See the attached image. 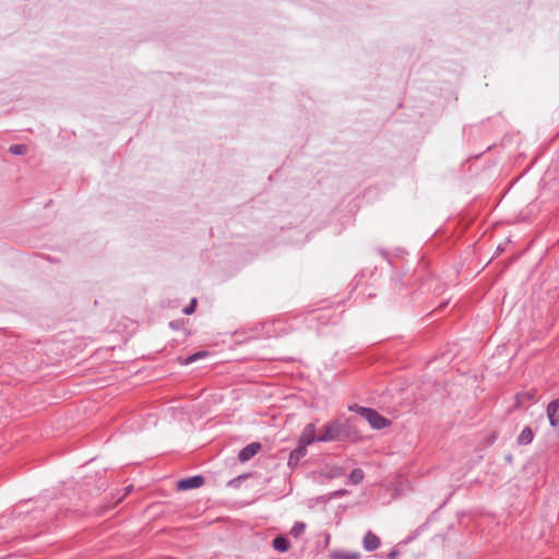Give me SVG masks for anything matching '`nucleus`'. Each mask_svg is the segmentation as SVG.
Returning a JSON list of instances; mask_svg holds the SVG:
<instances>
[{
    "instance_id": "nucleus-1",
    "label": "nucleus",
    "mask_w": 559,
    "mask_h": 559,
    "mask_svg": "<svg viewBox=\"0 0 559 559\" xmlns=\"http://www.w3.org/2000/svg\"><path fill=\"white\" fill-rule=\"evenodd\" d=\"M349 436L348 420L335 419L326 423L319 435L320 442L338 441Z\"/></svg>"
},
{
    "instance_id": "nucleus-2",
    "label": "nucleus",
    "mask_w": 559,
    "mask_h": 559,
    "mask_svg": "<svg viewBox=\"0 0 559 559\" xmlns=\"http://www.w3.org/2000/svg\"><path fill=\"white\" fill-rule=\"evenodd\" d=\"M349 411L356 412L364 417L373 429H382L390 426L391 421L379 414L376 409L359 405L349 406Z\"/></svg>"
},
{
    "instance_id": "nucleus-3",
    "label": "nucleus",
    "mask_w": 559,
    "mask_h": 559,
    "mask_svg": "<svg viewBox=\"0 0 559 559\" xmlns=\"http://www.w3.org/2000/svg\"><path fill=\"white\" fill-rule=\"evenodd\" d=\"M314 442H320L319 436L316 435V425L313 423H310L306 425L302 432L300 433L298 444L307 448V445H310Z\"/></svg>"
},
{
    "instance_id": "nucleus-4",
    "label": "nucleus",
    "mask_w": 559,
    "mask_h": 559,
    "mask_svg": "<svg viewBox=\"0 0 559 559\" xmlns=\"http://www.w3.org/2000/svg\"><path fill=\"white\" fill-rule=\"evenodd\" d=\"M204 484V477L201 475H195L192 477H187L178 481L177 487L179 490H189L194 488H200Z\"/></svg>"
},
{
    "instance_id": "nucleus-5",
    "label": "nucleus",
    "mask_w": 559,
    "mask_h": 559,
    "mask_svg": "<svg viewBox=\"0 0 559 559\" xmlns=\"http://www.w3.org/2000/svg\"><path fill=\"white\" fill-rule=\"evenodd\" d=\"M547 417L551 427L559 432V399L548 404Z\"/></svg>"
},
{
    "instance_id": "nucleus-6",
    "label": "nucleus",
    "mask_w": 559,
    "mask_h": 559,
    "mask_svg": "<svg viewBox=\"0 0 559 559\" xmlns=\"http://www.w3.org/2000/svg\"><path fill=\"white\" fill-rule=\"evenodd\" d=\"M262 445L260 442H251L242 448L238 453V460L243 463L252 459L260 450Z\"/></svg>"
},
{
    "instance_id": "nucleus-7",
    "label": "nucleus",
    "mask_w": 559,
    "mask_h": 559,
    "mask_svg": "<svg viewBox=\"0 0 559 559\" xmlns=\"http://www.w3.org/2000/svg\"><path fill=\"white\" fill-rule=\"evenodd\" d=\"M362 546L365 550L373 551L379 548L380 538L371 531H368L362 538Z\"/></svg>"
},
{
    "instance_id": "nucleus-8",
    "label": "nucleus",
    "mask_w": 559,
    "mask_h": 559,
    "mask_svg": "<svg viewBox=\"0 0 559 559\" xmlns=\"http://www.w3.org/2000/svg\"><path fill=\"white\" fill-rule=\"evenodd\" d=\"M307 454V448L304 445L298 444V447L293 450L288 457V466L289 467H296L299 463V461L305 457Z\"/></svg>"
},
{
    "instance_id": "nucleus-9",
    "label": "nucleus",
    "mask_w": 559,
    "mask_h": 559,
    "mask_svg": "<svg viewBox=\"0 0 559 559\" xmlns=\"http://www.w3.org/2000/svg\"><path fill=\"white\" fill-rule=\"evenodd\" d=\"M534 439V432L531 427H525L518 436L516 442L520 445H527Z\"/></svg>"
},
{
    "instance_id": "nucleus-10",
    "label": "nucleus",
    "mask_w": 559,
    "mask_h": 559,
    "mask_svg": "<svg viewBox=\"0 0 559 559\" xmlns=\"http://www.w3.org/2000/svg\"><path fill=\"white\" fill-rule=\"evenodd\" d=\"M272 545L275 550L285 552L289 549L290 543L289 540L284 536H277L273 539Z\"/></svg>"
},
{
    "instance_id": "nucleus-11",
    "label": "nucleus",
    "mask_w": 559,
    "mask_h": 559,
    "mask_svg": "<svg viewBox=\"0 0 559 559\" xmlns=\"http://www.w3.org/2000/svg\"><path fill=\"white\" fill-rule=\"evenodd\" d=\"M330 557L331 559H359L360 555L358 552L334 551Z\"/></svg>"
},
{
    "instance_id": "nucleus-12",
    "label": "nucleus",
    "mask_w": 559,
    "mask_h": 559,
    "mask_svg": "<svg viewBox=\"0 0 559 559\" xmlns=\"http://www.w3.org/2000/svg\"><path fill=\"white\" fill-rule=\"evenodd\" d=\"M206 356H207V352L201 350V352H197V353L186 357L185 359L179 358V360H180L181 365H189V364H192L195 360L206 357Z\"/></svg>"
},
{
    "instance_id": "nucleus-13",
    "label": "nucleus",
    "mask_w": 559,
    "mask_h": 559,
    "mask_svg": "<svg viewBox=\"0 0 559 559\" xmlns=\"http://www.w3.org/2000/svg\"><path fill=\"white\" fill-rule=\"evenodd\" d=\"M362 479H364V471L360 468H355L349 474V480L354 485L360 484L362 481Z\"/></svg>"
},
{
    "instance_id": "nucleus-14",
    "label": "nucleus",
    "mask_w": 559,
    "mask_h": 559,
    "mask_svg": "<svg viewBox=\"0 0 559 559\" xmlns=\"http://www.w3.org/2000/svg\"><path fill=\"white\" fill-rule=\"evenodd\" d=\"M306 530V524L304 522H296L290 530V535L295 538H299Z\"/></svg>"
},
{
    "instance_id": "nucleus-15",
    "label": "nucleus",
    "mask_w": 559,
    "mask_h": 559,
    "mask_svg": "<svg viewBox=\"0 0 559 559\" xmlns=\"http://www.w3.org/2000/svg\"><path fill=\"white\" fill-rule=\"evenodd\" d=\"M534 399H535V392L534 391L521 392V393L516 394V401H518L519 405L523 404L525 401H533Z\"/></svg>"
},
{
    "instance_id": "nucleus-16",
    "label": "nucleus",
    "mask_w": 559,
    "mask_h": 559,
    "mask_svg": "<svg viewBox=\"0 0 559 559\" xmlns=\"http://www.w3.org/2000/svg\"><path fill=\"white\" fill-rule=\"evenodd\" d=\"M13 155H25L27 153V146L24 144H14L9 148Z\"/></svg>"
},
{
    "instance_id": "nucleus-17",
    "label": "nucleus",
    "mask_w": 559,
    "mask_h": 559,
    "mask_svg": "<svg viewBox=\"0 0 559 559\" xmlns=\"http://www.w3.org/2000/svg\"><path fill=\"white\" fill-rule=\"evenodd\" d=\"M195 306H197V299H195V298H193V299L191 300L190 305H189V306H187L186 308H183L182 312H183L185 314H192V313L194 312V310H195Z\"/></svg>"
},
{
    "instance_id": "nucleus-18",
    "label": "nucleus",
    "mask_w": 559,
    "mask_h": 559,
    "mask_svg": "<svg viewBox=\"0 0 559 559\" xmlns=\"http://www.w3.org/2000/svg\"><path fill=\"white\" fill-rule=\"evenodd\" d=\"M399 555V551L393 549L392 551H390V554L388 555V558L389 559H395Z\"/></svg>"
}]
</instances>
